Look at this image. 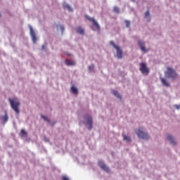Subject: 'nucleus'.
Masks as SVG:
<instances>
[{
    "instance_id": "1",
    "label": "nucleus",
    "mask_w": 180,
    "mask_h": 180,
    "mask_svg": "<svg viewBox=\"0 0 180 180\" xmlns=\"http://www.w3.org/2000/svg\"><path fill=\"white\" fill-rule=\"evenodd\" d=\"M9 102H10V105L12 108V109L14 110V111L15 112V113H17V115H19L20 110H19V106H20V103L19 102V100L18 98H13L8 99Z\"/></svg>"
},
{
    "instance_id": "4",
    "label": "nucleus",
    "mask_w": 180,
    "mask_h": 180,
    "mask_svg": "<svg viewBox=\"0 0 180 180\" xmlns=\"http://www.w3.org/2000/svg\"><path fill=\"white\" fill-rule=\"evenodd\" d=\"M141 72L143 74V75H148L150 73V69L147 68V63H140V68H139Z\"/></svg>"
},
{
    "instance_id": "2",
    "label": "nucleus",
    "mask_w": 180,
    "mask_h": 180,
    "mask_svg": "<svg viewBox=\"0 0 180 180\" xmlns=\"http://www.w3.org/2000/svg\"><path fill=\"white\" fill-rule=\"evenodd\" d=\"M165 75H167L168 78H172V79H175V78H176L177 76L175 70H174L171 67H167V71L165 72Z\"/></svg>"
},
{
    "instance_id": "16",
    "label": "nucleus",
    "mask_w": 180,
    "mask_h": 180,
    "mask_svg": "<svg viewBox=\"0 0 180 180\" xmlns=\"http://www.w3.org/2000/svg\"><path fill=\"white\" fill-rule=\"evenodd\" d=\"M65 64L66 65H75V62H74L73 60L67 59L65 60Z\"/></svg>"
},
{
    "instance_id": "15",
    "label": "nucleus",
    "mask_w": 180,
    "mask_h": 180,
    "mask_svg": "<svg viewBox=\"0 0 180 180\" xmlns=\"http://www.w3.org/2000/svg\"><path fill=\"white\" fill-rule=\"evenodd\" d=\"M145 18L146 19H148V21L150 22V20H151V15H150V11H147L145 13Z\"/></svg>"
},
{
    "instance_id": "27",
    "label": "nucleus",
    "mask_w": 180,
    "mask_h": 180,
    "mask_svg": "<svg viewBox=\"0 0 180 180\" xmlns=\"http://www.w3.org/2000/svg\"><path fill=\"white\" fill-rule=\"evenodd\" d=\"M60 29L62 32H64V27L63 26H60Z\"/></svg>"
},
{
    "instance_id": "23",
    "label": "nucleus",
    "mask_w": 180,
    "mask_h": 180,
    "mask_svg": "<svg viewBox=\"0 0 180 180\" xmlns=\"http://www.w3.org/2000/svg\"><path fill=\"white\" fill-rule=\"evenodd\" d=\"M21 134H22V136H27V133H26V131H25L24 129H22Z\"/></svg>"
},
{
    "instance_id": "24",
    "label": "nucleus",
    "mask_w": 180,
    "mask_h": 180,
    "mask_svg": "<svg viewBox=\"0 0 180 180\" xmlns=\"http://www.w3.org/2000/svg\"><path fill=\"white\" fill-rule=\"evenodd\" d=\"M125 23H126V27H130V21L125 20Z\"/></svg>"
},
{
    "instance_id": "17",
    "label": "nucleus",
    "mask_w": 180,
    "mask_h": 180,
    "mask_svg": "<svg viewBox=\"0 0 180 180\" xmlns=\"http://www.w3.org/2000/svg\"><path fill=\"white\" fill-rule=\"evenodd\" d=\"M112 95H114L117 98H119L120 99H122V96L120 94H119V92H117V91L113 90L112 91Z\"/></svg>"
},
{
    "instance_id": "25",
    "label": "nucleus",
    "mask_w": 180,
    "mask_h": 180,
    "mask_svg": "<svg viewBox=\"0 0 180 180\" xmlns=\"http://www.w3.org/2000/svg\"><path fill=\"white\" fill-rule=\"evenodd\" d=\"M62 179H63V180H70V179H68V177H67V176H63L62 177Z\"/></svg>"
},
{
    "instance_id": "3",
    "label": "nucleus",
    "mask_w": 180,
    "mask_h": 180,
    "mask_svg": "<svg viewBox=\"0 0 180 180\" xmlns=\"http://www.w3.org/2000/svg\"><path fill=\"white\" fill-rule=\"evenodd\" d=\"M110 44L117 50V58H123V51L119 46H117L116 44H115V42L113 41H110Z\"/></svg>"
},
{
    "instance_id": "21",
    "label": "nucleus",
    "mask_w": 180,
    "mask_h": 180,
    "mask_svg": "<svg viewBox=\"0 0 180 180\" xmlns=\"http://www.w3.org/2000/svg\"><path fill=\"white\" fill-rule=\"evenodd\" d=\"M114 12H115V13H119L120 12L119 7H114Z\"/></svg>"
},
{
    "instance_id": "28",
    "label": "nucleus",
    "mask_w": 180,
    "mask_h": 180,
    "mask_svg": "<svg viewBox=\"0 0 180 180\" xmlns=\"http://www.w3.org/2000/svg\"><path fill=\"white\" fill-rule=\"evenodd\" d=\"M44 49H46V46L43 45L42 46V50H44Z\"/></svg>"
},
{
    "instance_id": "26",
    "label": "nucleus",
    "mask_w": 180,
    "mask_h": 180,
    "mask_svg": "<svg viewBox=\"0 0 180 180\" xmlns=\"http://www.w3.org/2000/svg\"><path fill=\"white\" fill-rule=\"evenodd\" d=\"M42 119H44V120H47V117L44 116V115H41Z\"/></svg>"
},
{
    "instance_id": "19",
    "label": "nucleus",
    "mask_w": 180,
    "mask_h": 180,
    "mask_svg": "<svg viewBox=\"0 0 180 180\" xmlns=\"http://www.w3.org/2000/svg\"><path fill=\"white\" fill-rule=\"evenodd\" d=\"M161 82H162V84L165 85V86H169V83H168L167 79L164 78H161Z\"/></svg>"
},
{
    "instance_id": "10",
    "label": "nucleus",
    "mask_w": 180,
    "mask_h": 180,
    "mask_svg": "<svg viewBox=\"0 0 180 180\" xmlns=\"http://www.w3.org/2000/svg\"><path fill=\"white\" fill-rule=\"evenodd\" d=\"M98 165L101 167V169H103V171H105L106 172H109V168L106 167V165H105L102 161L98 162Z\"/></svg>"
},
{
    "instance_id": "14",
    "label": "nucleus",
    "mask_w": 180,
    "mask_h": 180,
    "mask_svg": "<svg viewBox=\"0 0 180 180\" xmlns=\"http://www.w3.org/2000/svg\"><path fill=\"white\" fill-rule=\"evenodd\" d=\"M70 91L73 95H78V89H77V87L72 86L70 89Z\"/></svg>"
},
{
    "instance_id": "18",
    "label": "nucleus",
    "mask_w": 180,
    "mask_h": 180,
    "mask_svg": "<svg viewBox=\"0 0 180 180\" xmlns=\"http://www.w3.org/2000/svg\"><path fill=\"white\" fill-rule=\"evenodd\" d=\"M63 7L64 9H68L70 12L72 11V8L70 6V5L67 4L66 3H63Z\"/></svg>"
},
{
    "instance_id": "22",
    "label": "nucleus",
    "mask_w": 180,
    "mask_h": 180,
    "mask_svg": "<svg viewBox=\"0 0 180 180\" xmlns=\"http://www.w3.org/2000/svg\"><path fill=\"white\" fill-rule=\"evenodd\" d=\"M94 68H95V65H91L90 66H89V71H94Z\"/></svg>"
},
{
    "instance_id": "8",
    "label": "nucleus",
    "mask_w": 180,
    "mask_h": 180,
    "mask_svg": "<svg viewBox=\"0 0 180 180\" xmlns=\"http://www.w3.org/2000/svg\"><path fill=\"white\" fill-rule=\"evenodd\" d=\"M138 44H139V46H140L141 51H143V53H147V51H148V50L146 49V43L144 41H139Z\"/></svg>"
},
{
    "instance_id": "12",
    "label": "nucleus",
    "mask_w": 180,
    "mask_h": 180,
    "mask_svg": "<svg viewBox=\"0 0 180 180\" xmlns=\"http://www.w3.org/2000/svg\"><path fill=\"white\" fill-rule=\"evenodd\" d=\"M76 32H77V33H79V34H85V30L82 27H78L76 29Z\"/></svg>"
},
{
    "instance_id": "5",
    "label": "nucleus",
    "mask_w": 180,
    "mask_h": 180,
    "mask_svg": "<svg viewBox=\"0 0 180 180\" xmlns=\"http://www.w3.org/2000/svg\"><path fill=\"white\" fill-rule=\"evenodd\" d=\"M136 134L138 137L140 139H143V140H148L149 136L148 134L144 131H143V129L139 128L137 131H136Z\"/></svg>"
},
{
    "instance_id": "9",
    "label": "nucleus",
    "mask_w": 180,
    "mask_h": 180,
    "mask_svg": "<svg viewBox=\"0 0 180 180\" xmlns=\"http://www.w3.org/2000/svg\"><path fill=\"white\" fill-rule=\"evenodd\" d=\"M30 34L32 36V41L36 43V41H37V37H36V32H34V30H33V28L32 27H30Z\"/></svg>"
},
{
    "instance_id": "6",
    "label": "nucleus",
    "mask_w": 180,
    "mask_h": 180,
    "mask_svg": "<svg viewBox=\"0 0 180 180\" xmlns=\"http://www.w3.org/2000/svg\"><path fill=\"white\" fill-rule=\"evenodd\" d=\"M85 18L90 22H92L93 26L96 28H93V30H101V26H99V24L98 23V22H96V20L95 18H91L89 15H85Z\"/></svg>"
},
{
    "instance_id": "13",
    "label": "nucleus",
    "mask_w": 180,
    "mask_h": 180,
    "mask_svg": "<svg viewBox=\"0 0 180 180\" xmlns=\"http://www.w3.org/2000/svg\"><path fill=\"white\" fill-rule=\"evenodd\" d=\"M1 122L4 123V124H5V123H6V122H8L9 119V117H8V114H5L4 116H1Z\"/></svg>"
},
{
    "instance_id": "20",
    "label": "nucleus",
    "mask_w": 180,
    "mask_h": 180,
    "mask_svg": "<svg viewBox=\"0 0 180 180\" xmlns=\"http://www.w3.org/2000/svg\"><path fill=\"white\" fill-rule=\"evenodd\" d=\"M123 138H124V140H125V141H127L128 143H130V141H131V139L129 136L123 135Z\"/></svg>"
},
{
    "instance_id": "11",
    "label": "nucleus",
    "mask_w": 180,
    "mask_h": 180,
    "mask_svg": "<svg viewBox=\"0 0 180 180\" xmlns=\"http://www.w3.org/2000/svg\"><path fill=\"white\" fill-rule=\"evenodd\" d=\"M167 140L172 144L173 146H176V141L171 135H167Z\"/></svg>"
},
{
    "instance_id": "7",
    "label": "nucleus",
    "mask_w": 180,
    "mask_h": 180,
    "mask_svg": "<svg viewBox=\"0 0 180 180\" xmlns=\"http://www.w3.org/2000/svg\"><path fill=\"white\" fill-rule=\"evenodd\" d=\"M84 119L85 120H86L87 124L89 125V130H91L92 129V123H93L92 117H91V115L86 114L84 116Z\"/></svg>"
}]
</instances>
